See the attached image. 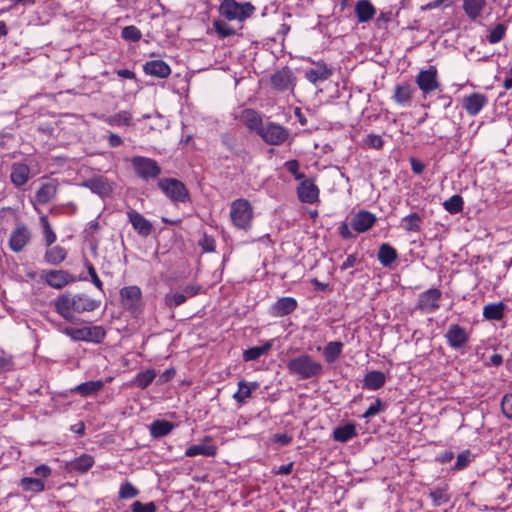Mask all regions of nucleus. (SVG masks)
I'll return each mask as SVG.
<instances>
[{
	"label": "nucleus",
	"instance_id": "nucleus-1",
	"mask_svg": "<svg viewBox=\"0 0 512 512\" xmlns=\"http://www.w3.org/2000/svg\"><path fill=\"white\" fill-rule=\"evenodd\" d=\"M286 367L290 375L297 377L299 380H309L319 378L323 374V365L314 360L309 354H300L290 358Z\"/></svg>",
	"mask_w": 512,
	"mask_h": 512
},
{
	"label": "nucleus",
	"instance_id": "nucleus-2",
	"mask_svg": "<svg viewBox=\"0 0 512 512\" xmlns=\"http://www.w3.org/2000/svg\"><path fill=\"white\" fill-rule=\"evenodd\" d=\"M255 6L250 2L223 0L219 7L220 14L227 20L243 22L255 13Z\"/></svg>",
	"mask_w": 512,
	"mask_h": 512
},
{
	"label": "nucleus",
	"instance_id": "nucleus-3",
	"mask_svg": "<svg viewBox=\"0 0 512 512\" xmlns=\"http://www.w3.org/2000/svg\"><path fill=\"white\" fill-rule=\"evenodd\" d=\"M230 218L236 228L249 230L253 219V208L250 202L243 198L234 200L230 207Z\"/></svg>",
	"mask_w": 512,
	"mask_h": 512
},
{
	"label": "nucleus",
	"instance_id": "nucleus-4",
	"mask_svg": "<svg viewBox=\"0 0 512 512\" xmlns=\"http://www.w3.org/2000/svg\"><path fill=\"white\" fill-rule=\"evenodd\" d=\"M55 311L66 321H73L79 314L76 293H64L59 295L53 302Z\"/></svg>",
	"mask_w": 512,
	"mask_h": 512
},
{
	"label": "nucleus",
	"instance_id": "nucleus-5",
	"mask_svg": "<svg viewBox=\"0 0 512 512\" xmlns=\"http://www.w3.org/2000/svg\"><path fill=\"white\" fill-rule=\"evenodd\" d=\"M159 188L173 202L185 203L189 201V192L181 181L174 178H164L158 182Z\"/></svg>",
	"mask_w": 512,
	"mask_h": 512
},
{
	"label": "nucleus",
	"instance_id": "nucleus-6",
	"mask_svg": "<svg viewBox=\"0 0 512 512\" xmlns=\"http://www.w3.org/2000/svg\"><path fill=\"white\" fill-rule=\"evenodd\" d=\"M131 164L136 175L143 180L155 179L161 174V168L154 159L134 156Z\"/></svg>",
	"mask_w": 512,
	"mask_h": 512
},
{
	"label": "nucleus",
	"instance_id": "nucleus-7",
	"mask_svg": "<svg viewBox=\"0 0 512 512\" xmlns=\"http://www.w3.org/2000/svg\"><path fill=\"white\" fill-rule=\"evenodd\" d=\"M64 332L74 341L100 343L105 337V331L101 326L82 328L67 327Z\"/></svg>",
	"mask_w": 512,
	"mask_h": 512
},
{
	"label": "nucleus",
	"instance_id": "nucleus-8",
	"mask_svg": "<svg viewBox=\"0 0 512 512\" xmlns=\"http://www.w3.org/2000/svg\"><path fill=\"white\" fill-rule=\"evenodd\" d=\"M289 130L280 124L274 122H268L264 124L258 136L262 140L269 144L279 146L282 145L289 137Z\"/></svg>",
	"mask_w": 512,
	"mask_h": 512
},
{
	"label": "nucleus",
	"instance_id": "nucleus-9",
	"mask_svg": "<svg viewBox=\"0 0 512 512\" xmlns=\"http://www.w3.org/2000/svg\"><path fill=\"white\" fill-rule=\"evenodd\" d=\"M415 83L422 92L424 97H427L432 92L440 88L438 81V71L435 66H430L426 70H420L415 77Z\"/></svg>",
	"mask_w": 512,
	"mask_h": 512
},
{
	"label": "nucleus",
	"instance_id": "nucleus-10",
	"mask_svg": "<svg viewBox=\"0 0 512 512\" xmlns=\"http://www.w3.org/2000/svg\"><path fill=\"white\" fill-rule=\"evenodd\" d=\"M442 292L438 288H431L419 294L416 309L430 314L440 308Z\"/></svg>",
	"mask_w": 512,
	"mask_h": 512
},
{
	"label": "nucleus",
	"instance_id": "nucleus-11",
	"mask_svg": "<svg viewBox=\"0 0 512 512\" xmlns=\"http://www.w3.org/2000/svg\"><path fill=\"white\" fill-rule=\"evenodd\" d=\"M444 337L448 345L454 350L465 348L469 342L468 332L458 324L450 325Z\"/></svg>",
	"mask_w": 512,
	"mask_h": 512
},
{
	"label": "nucleus",
	"instance_id": "nucleus-12",
	"mask_svg": "<svg viewBox=\"0 0 512 512\" xmlns=\"http://www.w3.org/2000/svg\"><path fill=\"white\" fill-rule=\"evenodd\" d=\"M295 76L291 69L284 67L271 76V85L280 92L292 91L296 84Z\"/></svg>",
	"mask_w": 512,
	"mask_h": 512
},
{
	"label": "nucleus",
	"instance_id": "nucleus-13",
	"mask_svg": "<svg viewBox=\"0 0 512 512\" xmlns=\"http://www.w3.org/2000/svg\"><path fill=\"white\" fill-rule=\"evenodd\" d=\"M31 231L24 224H18L16 228L11 232L9 238V248L15 252H21L26 245L31 241Z\"/></svg>",
	"mask_w": 512,
	"mask_h": 512
},
{
	"label": "nucleus",
	"instance_id": "nucleus-14",
	"mask_svg": "<svg viewBox=\"0 0 512 512\" xmlns=\"http://www.w3.org/2000/svg\"><path fill=\"white\" fill-rule=\"evenodd\" d=\"M43 279L47 285L55 289H62L76 281L75 276L65 270H49L44 274Z\"/></svg>",
	"mask_w": 512,
	"mask_h": 512
},
{
	"label": "nucleus",
	"instance_id": "nucleus-15",
	"mask_svg": "<svg viewBox=\"0 0 512 512\" xmlns=\"http://www.w3.org/2000/svg\"><path fill=\"white\" fill-rule=\"evenodd\" d=\"M297 196L302 203L313 204L319 199V189L312 179H305L297 187Z\"/></svg>",
	"mask_w": 512,
	"mask_h": 512
},
{
	"label": "nucleus",
	"instance_id": "nucleus-16",
	"mask_svg": "<svg viewBox=\"0 0 512 512\" xmlns=\"http://www.w3.org/2000/svg\"><path fill=\"white\" fill-rule=\"evenodd\" d=\"M240 122H242L250 132H254L257 135L264 126L262 117L259 112L254 109H244L238 116Z\"/></svg>",
	"mask_w": 512,
	"mask_h": 512
},
{
	"label": "nucleus",
	"instance_id": "nucleus-17",
	"mask_svg": "<svg viewBox=\"0 0 512 512\" xmlns=\"http://www.w3.org/2000/svg\"><path fill=\"white\" fill-rule=\"evenodd\" d=\"M376 222V216L365 210L357 212L351 219L350 226L358 233L368 231Z\"/></svg>",
	"mask_w": 512,
	"mask_h": 512
},
{
	"label": "nucleus",
	"instance_id": "nucleus-18",
	"mask_svg": "<svg viewBox=\"0 0 512 512\" xmlns=\"http://www.w3.org/2000/svg\"><path fill=\"white\" fill-rule=\"evenodd\" d=\"M127 216L132 227L143 237H147L152 232V224L139 212L134 209L127 211Z\"/></svg>",
	"mask_w": 512,
	"mask_h": 512
},
{
	"label": "nucleus",
	"instance_id": "nucleus-19",
	"mask_svg": "<svg viewBox=\"0 0 512 512\" xmlns=\"http://www.w3.org/2000/svg\"><path fill=\"white\" fill-rule=\"evenodd\" d=\"M212 442L211 436H205L202 439L201 444L192 445L185 451V456L195 457L197 455H203L207 457H214L218 452V448L215 445L209 444Z\"/></svg>",
	"mask_w": 512,
	"mask_h": 512
},
{
	"label": "nucleus",
	"instance_id": "nucleus-20",
	"mask_svg": "<svg viewBox=\"0 0 512 512\" xmlns=\"http://www.w3.org/2000/svg\"><path fill=\"white\" fill-rule=\"evenodd\" d=\"M414 93L412 85L404 82L395 86L392 99L402 107H410Z\"/></svg>",
	"mask_w": 512,
	"mask_h": 512
},
{
	"label": "nucleus",
	"instance_id": "nucleus-21",
	"mask_svg": "<svg viewBox=\"0 0 512 512\" xmlns=\"http://www.w3.org/2000/svg\"><path fill=\"white\" fill-rule=\"evenodd\" d=\"M314 67L306 70L305 78L312 84H317L320 81L329 79L332 75V70L328 68L327 64L323 61L313 62Z\"/></svg>",
	"mask_w": 512,
	"mask_h": 512
},
{
	"label": "nucleus",
	"instance_id": "nucleus-22",
	"mask_svg": "<svg viewBox=\"0 0 512 512\" xmlns=\"http://www.w3.org/2000/svg\"><path fill=\"white\" fill-rule=\"evenodd\" d=\"M487 103V97L480 93H472L463 99V107L470 116L477 115Z\"/></svg>",
	"mask_w": 512,
	"mask_h": 512
},
{
	"label": "nucleus",
	"instance_id": "nucleus-23",
	"mask_svg": "<svg viewBox=\"0 0 512 512\" xmlns=\"http://www.w3.org/2000/svg\"><path fill=\"white\" fill-rule=\"evenodd\" d=\"M30 168L25 163L16 162L11 166L10 180L16 187H22L30 179Z\"/></svg>",
	"mask_w": 512,
	"mask_h": 512
},
{
	"label": "nucleus",
	"instance_id": "nucleus-24",
	"mask_svg": "<svg viewBox=\"0 0 512 512\" xmlns=\"http://www.w3.org/2000/svg\"><path fill=\"white\" fill-rule=\"evenodd\" d=\"M143 70L147 75L165 79L170 73V66L163 60H151L144 64Z\"/></svg>",
	"mask_w": 512,
	"mask_h": 512
},
{
	"label": "nucleus",
	"instance_id": "nucleus-25",
	"mask_svg": "<svg viewBox=\"0 0 512 512\" xmlns=\"http://www.w3.org/2000/svg\"><path fill=\"white\" fill-rule=\"evenodd\" d=\"M58 191L57 180H50L49 182L43 183L35 194V199L39 204H47L55 198Z\"/></svg>",
	"mask_w": 512,
	"mask_h": 512
},
{
	"label": "nucleus",
	"instance_id": "nucleus-26",
	"mask_svg": "<svg viewBox=\"0 0 512 512\" xmlns=\"http://www.w3.org/2000/svg\"><path fill=\"white\" fill-rule=\"evenodd\" d=\"M82 185L101 197L109 195L112 191L111 185L107 179L102 176L88 179L83 182Z\"/></svg>",
	"mask_w": 512,
	"mask_h": 512
},
{
	"label": "nucleus",
	"instance_id": "nucleus-27",
	"mask_svg": "<svg viewBox=\"0 0 512 512\" xmlns=\"http://www.w3.org/2000/svg\"><path fill=\"white\" fill-rule=\"evenodd\" d=\"M296 308L297 301L293 297H282L272 306V315L282 317L292 313Z\"/></svg>",
	"mask_w": 512,
	"mask_h": 512
},
{
	"label": "nucleus",
	"instance_id": "nucleus-28",
	"mask_svg": "<svg viewBox=\"0 0 512 512\" xmlns=\"http://www.w3.org/2000/svg\"><path fill=\"white\" fill-rule=\"evenodd\" d=\"M355 14L358 22H368L375 16L376 8L369 0H358L355 5Z\"/></svg>",
	"mask_w": 512,
	"mask_h": 512
},
{
	"label": "nucleus",
	"instance_id": "nucleus-29",
	"mask_svg": "<svg viewBox=\"0 0 512 512\" xmlns=\"http://www.w3.org/2000/svg\"><path fill=\"white\" fill-rule=\"evenodd\" d=\"M486 4V0H463L462 8L471 21H476L481 17Z\"/></svg>",
	"mask_w": 512,
	"mask_h": 512
},
{
	"label": "nucleus",
	"instance_id": "nucleus-30",
	"mask_svg": "<svg viewBox=\"0 0 512 512\" xmlns=\"http://www.w3.org/2000/svg\"><path fill=\"white\" fill-rule=\"evenodd\" d=\"M258 388L259 384L257 382L248 383L245 380H240L238 382V390L234 393L233 399L240 404H244L251 397L252 392Z\"/></svg>",
	"mask_w": 512,
	"mask_h": 512
},
{
	"label": "nucleus",
	"instance_id": "nucleus-31",
	"mask_svg": "<svg viewBox=\"0 0 512 512\" xmlns=\"http://www.w3.org/2000/svg\"><path fill=\"white\" fill-rule=\"evenodd\" d=\"M94 464V458L89 454H82L78 458L67 463V469L70 472H87Z\"/></svg>",
	"mask_w": 512,
	"mask_h": 512
},
{
	"label": "nucleus",
	"instance_id": "nucleus-32",
	"mask_svg": "<svg viewBox=\"0 0 512 512\" xmlns=\"http://www.w3.org/2000/svg\"><path fill=\"white\" fill-rule=\"evenodd\" d=\"M120 295L123 304L126 307L133 308L139 303L141 299V290L137 286H128L120 290Z\"/></svg>",
	"mask_w": 512,
	"mask_h": 512
},
{
	"label": "nucleus",
	"instance_id": "nucleus-33",
	"mask_svg": "<svg viewBox=\"0 0 512 512\" xmlns=\"http://www.w3.org/2000/svg\"><path fill=\"white\" fill-rule=\"evenodd\" d=\"M79 314L93 312L101 305V300L90 297L86 293H76Z\"/></svg>",
	"mask_w": 512,
	"mask_h": 512
},
{
	"label": "nucleus",
	"instance_id": "nucleus-34",
	"mask_svg": "<svg viewBox=\"0 0 512 512\" xmlns=\"http://www.w3.org/2000/svg\"><path fill=\"white\" fill-rule=\"evenodd\" d=\"M386 382L385 374L381 371L368 372L363 380V387L368 390H378L384 386Z\"/></svg>",
	"mask_w": 512,
	"mask_h": 512
},
{
	"label": "nucleus",
	"instance_id": "nucleus-35",
	"mask_svg": "<svg viewBox=\"0 0 512 512\" xmlns=\"http://www.w3.org/2000/svg\"><path fill=\"white\" fill-rule=\"evenodd\" d=\"M44 260L50 265H59L67 257V250L59 245L47 247Z\"/></svg>",
	"mask_w": 512,
	"mask_h": 512
},
{
	"label": "nucleus",
	"instance_id": "nucleus-36",
	"mask_svg": "<svg viewBox=\"0 0 512 512\" xmlns=\"http://www.w3.org/2000/svg\"><path fill=\"white\" fill-rule=\"evenodd\" d=\"M103 387H104V382L101 380L87 381V382L77 385L73 389V392H75L83 397H88V396L98 393L99 391H101L103 389Z\"/></svg>",
	"mask_w": 512,
	"mask_h": 512
},
{
	"label": "nucleus",
	"instance_id": "nucleus-37",
	"mask_svg": "<svg viewBox=\"0 0 512 512\" xmlns=\"http://www.w3.org/2000/svg\"><path fill=\"white\" fill-rule=\"evenodd\" d=\"M379 262L384 266H390L398 257L396 249L388 243H383L378 250L377 254Z\"/></svg>",
	"mask_w": 512,
	"mask_h": 512
},
{
	"label": "nucleus",
	"instance_id": "nucleus-38",
	"mask_svg": "<svg viewBox=\"0 0 512 512\" xmlns=\"http://www.w3.org/2000/svg\"><path fill=\"white\" fill-rule=\"evenodd\" d=\"M357 434L356 427L353 423L336 427L333 431V439L338 442H348Z\"/></svg>",
	"mask_w": 512,
	"mask_h": 512
},
{
	"label": "nucleus",
	"instance_id": "nucleus-39",
	"mask_svg": "<svg viewBox=\"0 0 512 512\" xmlns=\"http://www.w3.org/2000/svg\"><path fill=\"white\" fill-rule=\"evenodd\" d=\"M174 428L172 422L166 420H156L150 424V434L154 438H160L168 435Z\"/></svg>",
	"mask_w": 512,
	"mask_h": 512
},
{
	"label": "nucleus",
	"instance_id": "nucleus-40",
	"mask_svg": "<svg viewBox=\"0 0 512 512\" xmlns=\"http://www.w3.org/2000/svg\"><path fill=\"white\" fill-rule=\"evenodd\" d=\"M505 305L503 302L490 303L484 306L483 316L487 320L499 321L504 317Z\"/></svg>",
	"mask_w": 512,
	"mask_h": 512
},
{
	"label": "nucleus",
	"instance_id": "nucleus-41",
	"mask_svg": "<svg viewBox=\"0 0 512 512\" xmlns=\"http://www.w3.org/2000/svg\"><path fill=\"white\" fill-rule=\"evenodd\" d=\"M343 343L340 341H331L325 347L323 356L327 363L335 362L341 355Z\"/></svg>",
	"mask_w": 512,
	"mask_h": 512
},
{
	"label": "nucleus",
	"instance_id": "nucleus-42",
	"mask_svg": "<svg viewBox=\"0 0 512 512\" xmlns=\"http://www.w3.org/2000/svg\"><path fill=\"white\" fill-rule=\"evenodd\" d=\"M20 486L24 491L34 493L42 492L45 489L44 481L41 478L24 477L20 481Z\"/></svg>",
	"mask_w": 512,
	"mask_h": 512
},
{
	"label": "nucleus",
	"instance_id": "nucleus-43",
	"mask_svg": "<svg viewBox=\"0 0 512 512\" xmlns=\"http://www.w3.org/2000/svg\"><path fill=\"white\" fill-rule=\"evenodd\" d=\"M272 347L270 342H266L262 346H254L244 351V361H254L259 359L262 355L266 354Z\"/></svg>",
	"mask_w": 512,
	"mask_h": 512
},
{
	"label": "nucleus",
	"instance_id": "nucleus-44",
	"mask_svg": "<svg viewBox=\"0 0 512 512\" xmlns=\"http://www.w3.org/2000/svg\"><path fill=\"white\" fill-rule=\"evenodd\" d=\"M106 123L111 126H130L132 124V114L128 111H120L105 119Z\"/></svg>",
	"mask_w": 512,
	"mask_h": 512
},
{
	"label": "nucleus",
	"instance_id": "nucleus-45",
	"mask_svg": "<svg viewBox=\"0 0 512 512\" xmlns=\"http://www.w3.org/2000/svg\"><path fill=\"white\" fill-rule=\"evenodd\" d=\"M422 222V217L414 212L402 219L403 228L407 232H418L420 231V224Z\"/></svg>",
	"mask_w": 512,
	"mask_h": 512
},
{
	"label": "nucleus",
	"instance_id": "nucleus-46",
	"mask_svg": "<svg viewBox=\"0 0 512 512\" xmlns=\"http://www.w3.org/2000/svg\"><path fill=\"white\" fill-rule=\"evenodd\" d=\"M156 372L153 369H147L145 371L139 372L135 379L134 383L138 388L145 389L147 388L155 379Z\"/></svg>",
	"mask_w": 512,
	"mask_h": 512
},
{
	"label": "nucleus",
	"instance_id": "nucleus-47",
	"mask_svg": "<svg viewBox=\"0 0 512 512\" xmlns=\"http://www.w3.org/2000/svg\"><path fill=\"white\" fill-rule=\"evenodd\" d=\"M444 209L450 214H457L464 208V201L462 196L456 194L450 197L443 203Z\"/></svg>",
	"mask_w": 512,
	"mask_h": 512
},
{
	"label": "nucleus",
	"instance_id": "nucleus-48",
	"mask_svg": "<svg viewBox=\"0 0 512 512\" xmlns=\"http://www.w3.org/2000/svg\"><path fill=\"white\" fill-rule=\"evenodd\" d=\"M40 223L43 228V234H44V242L47 247L52 246L56 240L57 236L55 232L53 231L47 216L43 215L40 217Z\"/></svg>",
	"mask_w": 512,
	"mask_h": 512
},
{
	"label": "nucleus",
	"instance_id": "nucleus-49",
	"mask_svg": "<svg viewBox=\"0 0 512 512\" xmlns=\"http://www.w3.org/2000/svg\"><path fill=\"white\" fill-rule=\"evenodd\" d=\"M506 32V26L502 23L497 24L489 33L487 36V40L491 44H496L500 42Z\"/></svg>",
	"mask_w": 512,
	"mask_h": 512
},
{
	"label": "nucleus",
	"instance_id": "nucleus-50",
	"mask_svg": "<svg viewBox=\"0 0 512 512\" xmlns=\"http://www.w3.org/2000/svg\"><path fill=\"white\" fill-rule=\"evenodd\" d=\"M386 409V404L380 399L377 398L373 404H371L365 413L362 415L364 419L371 418Z\"/></svg>",
	"mask_w": 512,
	"mask_h": 512
},
{
	"label": "nucleus",
	"instance_id": "nucleus-51",
	"mask_svg": "<svg viewBox=\"0 0 512 512\" xmlns=\"http://www.w3.org/2000/svg\"><path fill=\"white\" fill-rule=\"evenodd\" d=\"M121 36L127 41L136 42L141 39V31L134 25L126 26L122 29Z\"/></svg>",
	"mask_w": 512,
	"mask_h": 512
},
{
	"label": "nucleus",
	"instance_id": "nucleus-52",
	"mask_svg": "<svg viewBox=\"0 0 512 512\" xmlns=\"http://www.w3.org/2000/svg\"><path fill=\"white\" fill-rule=\"evenodd\" d=\"M472 461V454L470 450H465L458 454L457 461L453 466V470L460 471L466 468Z\"/></svg>",
	"mask_w": 512,
	"mask_h": 512
},
{
	"label": "nucleus",
	"instance_id": "nucleus-53",
	"mask_svg": "<svg viewBox=\"0 0 512 512\" xmlns=\"http://www.w3.org/2000/svg\"><path fill=\"white\" fill-rule=\"evenodd\" d=\"M139 490L133 486L130 482H125L119 489V498L131 499L138 496Z\"/></svg>",
	"mask_w": 512,
	"mask_h": 512
},
{
	"label": "nucleus",
	"instance_id": "nucleus-54",
	"mask_svg": "<svg viewBox=\"0 0 512 512\" xmlns=\"http://www.w3.org/2000/svg\"><path fill=\"white\" fill-rule=\"evenodd\" d=\"M213 27L215 31L221 37H229L235 34V30L231 28L226 22L223 20H215L213 23Z\"/></svg>",
	"mask_w": 512,
	"mask_h": 512
},
{
	"label": "nucleus",
	"instance_id": "nucleus-55",
	"mask_svg": "<svg viewBox=\"0 0 512 512\" xmlns=\"http://www.w3.org/2000/svg\"><path fill=\"white\" fill-rule=\"evenodd\" d=\"M187 300V296L182 292H174L167 294L165 302L169 307H176L183 304Z\"/></svg>",
	"mask_w": 512,
	"mask_h": 512
},
{
	"label": "nucleus",
	"instance_id": "nucleus-56",
	"mask_svg": "<svg viewBox=\"0 0 512 512\" xmlns=\"http://www.w3.org/2000/svg\"><path fill=\"white\" fill-rule=\"evenodd\" d=\"M431 498L437 505L445 504L450 501V496L445 488H437L430 493Z\"/></svg>",
	"mask_w": 512,
	"mask_h": 512
},
{
	"label": "nucleus",
	"instance_id": "nucleus-57",
	"mask_svg": "<svg viewBox=\"0 0 512 512\" xmlns=\"http://www.w3.org/2000/svg\"><path fill=\"white\" fill-rule=\"evenodd\" d=\"M364 144L369 148L379 150L383 147L384 141L380 135L368 134L364 139Z\"/></svg>",
	"mask_w": 512,
	"mask_h": 512
},
{
	"label": "nucleus",
	"instance_id": "nucleus-58",
	"mask_svg": "<svg viewBox=\"0 0 512 512\" xmlns=\"http://www.w3.org/2000/svg\"><path fill=\"white\" fill-rule=\"evenodd\" d=\"M85 267L87 268V271L91 277V281L92 283L95 285V287L100 290L101 292H103V282L100 280V278L98 277L97 273H96V269L95 267L93 266V264L89 261H85Z\"/></svg>",
	"mask_w": 512,
	"mask_h": 512
},
{
	"label": "nucleus",
	"instance_id": "nucleus-59",
	"mask_svg": "<svg viewBox=\"0 0 512 512\" xmlns=\"http://www.w3.org/2000/svg\"><path fill=\"white\" fill-rule=\"evenodd\" d=\"M132 512H156V505L154 502H148L143 504L140 501H135L131 505Z\"/></svg>",
	"mask_w": 512,
	"mask_h": 512
},
{
	"label": "nucleus",
	"instance_id": "nucleus-60",
	"mask_svg": "<svg viewBox=\"0 0 512 512\" xmlns=\"http://www.w3.org/2000/svg\"><path fill=\"white\" fill-rule=\"evenodd\" d=\"M501 408L503 414L508 418L512 419V393L507 394L503 397L501 402Z\"/></svg>",
	"mask_w": 512,
	"mask_h": 512
},
{
	"label": "nucleus",
	"instance_id": "nucleus-61",
	"mask_svg": "<svg viewBox=\"0 0 512 512\" xmlns=\"http://www.w3.org/2000/svg\"><path fill=\"white\" fill-rule=\"evenodd\" d=\"M199 245L205 252H213L216 248L215 240L206 234H204L202 239L199 241Z\"/></svg>",
	"mask_w": 512,
	"mask_h": 512
},
{
	"label": "nucleus",
	"instance_id": "nucleus-62",
	"mask_svg": "<svg viewBox=\"0 0 512 512\" xmlns=\"http://www.w3.org/2000/svg\"><path fill=\"white\" fill-rule=\"evenodd\" d=\"M51 468L46 465V464H42V465H39L37 466L33 473L36 475V476H39V477H42V478H48L50 475H51Z\"/></svg>",
	"mask_w": 512,
	"mask_h": 512
},
{
	"label": "nucleus",
	"instance_id": "nucleus-63",
	"mask_svg": "<svg viewBox=\"0 0 512 512\" xmlns=\"http://www.w3.org/2000/svg\"><path fill=\"white\" fill-rule=\"evenodd\" d=\"M273 440L285 446L292 442V436L288 435L287 433H279L273 436Z\"/></svg>",
	"mask_w": 512,
	"mask_h": 512
},
{
	"label": "nucleus",
	"instance_id": "nucleus-64",
	"mask_svg": "<svg viewBox=\"0 0 512 512\" xmlns=\"http://www.w3.org/2000/svg\"><path fill=\"white\" fill-rule=\"evenodd\" d=\"M339 234L344 239H351L354 237L350 230V226L347 223H342L339 227Z\"/></svg>",
	"mask_w": 512,
	"mask_h": 512
}]
</instances>
